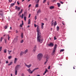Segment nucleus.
Returning a JSON list of instances; mask_svg holds the SVG:
<instances>
[{
	"mask_svg": "<svg viewBox=\"0 0 76 76\" xmlns=\"http://www.w3.org/2000/svg\"><path fill=\"white\" fill-rule=\"evenodd\" d=\"M37 39L38 42L42 43L43 42V39L42 38V36H41V33L39 28V26H37Z\"/></svg>",
	"mask_w": 76,
	"mask_h": 76,
	"instance_id": "obj_1",
	"label": "nucleus"
},
{
	"mask_svg": "<svg viewBox=\"0 0 76 76\" xmlns=\"http://www.w3.org/2000/svg\"><path fill=\"white\" fill-rule=\"evenodd\" d=\"M42 57V53H39L37 56V58L39 60H40Z\"/></svg>",
	"mask_w": 76,
	"mask_h": 76,
	"instance_id": "obj_2",
	"label": "nucleus"
},
{
	"mask_svg": "<svg viewBox=\"0 0 76 76\" xmlns=\"http://www.w3.org/2000/svg\"><path fill=\"white\" fill-rule=\"evenodd\" d=\"M20 66V65H18L16 66L15 68V75H17V74L18 73V71H17V68H18V67Z\"/></svg>",
	"mask_w": 76,
	"mask_h": 76,
	"instance_id": "obj_3",
	"label": "nucleus"
},
{
	"mask_svg": "<svg viewBox=\"0 0 76 76\" xmlns=\"http://www.w3.org/2000/svg\"><path fill=\"white\" fill-rule=\"evenodd\" d=\"M38 69H39V68H37L34 69L31 72H30V74H32V73L34 72L35 70H37Z\"/></svg>",
	"mask_w": 76,
	"mask_h": 76,
	"instance_id": "obj_4",
	"label": "nucleus"
},
{
	"mask_svg": "<svg viewBox=\"0 0 76 76\" xmlns=\"http://www.w3.org/2000/svg\"><path fill=\"white\" fill-rule=\"evenodd\" d=\"M0 15L2 16H3V12L1 10H0Z\"/></svg>",
	"mask_w": 76,
	"mask_h": 76,
	"instance_id": "obj_5",
	"label": "nucleus"
},
{
	"mask_svg": "<svg viewBox=\"0 0 76 76\" xmlns=\"http://www.w3.org/2000/svg\"><path fill=\"white\" fill-rule=\"evenodd\" d=\"M48 46H49V47H53L54 46V44L53 43H50L48 45Z\"/></svg>",
	"mask_w": 76,
	"mask_h": 76,
	"instance_id": "obj_6",
	"label": "nucleus"
},
{
	"mask_svg": "<svg viewBox=\"0 0 76 76\" xmlns=\"http://www.w3.org/2000/svg\"><path fill=\"white\" fill-rule=\"evenodd\" d=\"M15 9L16 10H17V9L18 10V11H19V10L20 9V7H18V6H15Z\"/></svg>",
	"mask_w": 76,
	"mask_h": 76,
	"instance_id": "obj_7",
	"label": "nucleus"
},
{
	"mask_svg": "<svg viewBox=\"0 0 76 76\" xmlns=\"http://www.w3.org/2000/svg\"><path fill=\"white\" fill-rule=\"evenodd\" d=\"M26 67H27L28 68H30V67L32 66V64H30L29 65H27L26 64Z\"/></svg>",
	"mask_w": 76,
	"mask_h": 76,
	"instance_id": "obj_8",
	"label": "nucleus"
},
{
	"mask_svg": "<svg viewBox=\"0 0 76 76\" xmlns=\"http://www.w3.org/2000/svg\"><path fill=\"white\" fill-rule=\"evenodd\" d=\"M14 42H16L18 41V38H15L14 39Z\"/></svg>",
	"mask_w": 76,
	"mask_h": 76,
	"instance_id": "obj_9",
	"label": "nucleus"
},
{
	"mask_svg": "<svg viewBox=\"0 0 76 76\" xmlns=\"http://www.w3.org/2000/svg\"><path fill=\"white\" fill-rule=\"evenodd\" d=\"M36 49H37V45H35V46L34 47L33 50V51H36Z\"/></svg>",
	"mask_w": 76,
	"mask_h": 76,
	"instance_id": "obj_10",
	"label": "nucleus"
},
{
	"mask_svg": "<svg viewBox=\"0 0 76 76\" xmlns=\"http://www.w3.org/2000/svg\"><path fill=\"white\" fill-rule=\"evenodd\" d=\"M22 12H23V10L21 9L20 11L19 12L18 15H21V13H22Z\"/></svg>",
	"mask_w": 76,
	"mask_h": 76,
	"instance_id": "obj_11",
	"label": "nucleus"
},
{
	"mask_svg": "<svg viewBox=\"0 0 76 76\" xmlns=\"http://www.w3.org/2000/svg\"><path fill=\"white\" fill-rule=\"evenodd\" d=\"M56 50H55L54 49L53 50L52 53V55H54V54H55V52H56Z\"/></svg>",
	"mask_w": 76,
	"mask_h": 76,
	"instance_id": "obj_12",
	"label": "nucleus"
},
{
	"mask_svg": "<svg viewBox=\"0 0 76 76\" xmlns=\"http://www.w3.org/2000/svg\"><path fill=\"white\" fill-rule=\"evenodd\" d=\"M17 60H18V59H17V58H15L14 61V63H16L17 61Z\"/></svg>",
	"mask_w": 76,
	"mask_h": 76,
	"instance_id": "obj_13",
	"label": "nucleus"
},
{
	"mask_svg": "<svg viewBox=\"0 0 76 76\" xmlns=\"http://www.w3.org/2000/svg\"><path fill=\"white\" fill-rule=\"evenodd\" d=\"M22 24H20V27H22V26H23V20L22 21Z\"/></svg>",
	"mask_w": 76,
	"mask_h": 76,
	"instance_id": "obj_14",
	"label": "nucleus"
},
{
	"mask_svg": "<svg viewBox=\"0 0 76 76\" xmlns=\"http://www.w3.org/2000/svg\"><path fill=\"white\" fill-rule=\"evenodd\" d=\"M25 53L23 52H21L20 53V56H22L23 55V54H24Z\"/></svg>",
	"mask_w": 76,
	"mask_h": 76,
	"instance_id": "obj_15",
	"label": "nucleus"
},
{
	"mask_svg": "<svg viewBox=\"0 0 76 76\" xmlns=\"http://www.w3.org/2000/svg\"><path fill=\"white\" fill-rule=\"evenodd\" d=\"M41 12V9H39L38 11L37 12V13H39Z\"/></svg>",
	"mask_w": 76,
	"mask_h": 76,
	"instance_id": "obj_16",
	"label": "nucleus"
},
{
	"mask_svg": "<svg viewBox=\"0 0 76 76\" xmlns=\"http://www.w3.org/2000/svg\"><path fill=\"white\" fill-rule=\"evenodd\" d=\"M27 71L29 73H31V72H32L31 70V69H28L27 70Z\"/></svg>",
	"mask_w": 76,
	"mask_h": 76,
	"instance_id": "obj_17",
	"label": "nucleus"
},
{
	"mask_svg": "<svg viewBox=\"0 0 76 76\" xmlns=\"http://www.w3.org/2000/svg\"><path fill=\"white\" fill-rule=\"evenodd\" d=\"M50 9H53L54 8V6H51L50 7Z\"/></svg>",
	"mask_w": 76,
	"mask_h": 76,
	"instance_id": "obj_18",
	"label": "nucleus"
},
{
	"mask_svg": "<svg viewBox=\"0 0 76 76\" xmlns=\"http://www.w3.org/2000/svg\"><path fill=\"white\" fill-rule=\"evenodd\" d=\"M45 57L46 58H48L49 56H48V54H46L45 55Z\"/></svg>",
	"mask_w": 76,
	"mask_h": 76,
	"instance_id": "obj_19",
	"label": "nucleus"
},
{
	"mask_svg": "<svg viewBox=\"0 0 76 76\" xmlns=\"http://www.w3.org/2000/svg\"><path fill=\"white\" fill-rule=\"evenodd\" d=\"M23 16H24V15L22 14L21 15H20V17H21L22 19H23Z\"/></svg>",
	"mask_w": 76,
	"mask_h": 76,
	"instance_id": "obj_20",
	"label": "nucleus"
},
{
	"mask_svg": "<svg viewBox=\"0 0 76 76\" xmlns=\"http://www.w3.org/2000/svg\"><path fill=\"white\" fill-rule=\"evenodd\" d=\"M57 48V44H55V46H54V50H56V48Z\"/></svg>",
	"mask_w": 76,
	"mask_h": 76,
	"instance_id": "obj_21",
	"label": "nucleus"
},
{
	"mask_svg": "<svg viewBox=\"0 0 76 76\" xmlns=\"http://www.w3.org/2000/svg\"><path fill=\"white\" fill-rule=\"evenodd\" d=\"M27 52H28V49L26 50H25V52H24V54H26Z\"/></svg>",
	"mask_w": 76,
	"mask_h": 76,
	"instance_id": "obj_22",
	"label": "nucleus"
},
{
	"mask_svg": "<svg viewBox=\"0 0 76 76\" xmlns=\"http://www.w3.org/2000/svg\"><path fill=\"white\" fill-rule=\"evenodd\" d=\"M57 22H56V21H55V22L54 23V26H56L57 25Z\"/></svg>",
	"mask_w": 76,
	"mask_h": 76,
	"instance_id": "obj_23",
	"label": "nucleus"
},
{
	"mask_svg": "<svg viewBox=\"0 0 76 76\" xmlns=\"http://www.w3.org/2000/svg\"><path fill=\"white\" fill-rule=\"evenodd\" d=\"M59 27L58 26L57 27L56 29H57V31H59Z\"/></svg>",
	"mask_w": 76,
	"mask_h": 76,
	"instance_id": "obj_24",
	"label": "nucleus"
},
{
	"mask_svg": "<svg viewBox=\"0 0 76 76\" xmlns=\"http://www.w3.org/2000/svg\"><path fill=\"white\" fill-rule=\"evenodd\" d=\"M12 62H10V63L8 64V66H10V65H12Z\"/></svg>",
	"mask_w": 76,
	"mask_h": 76,
	"instance_id": "obj_25",
	"label": "nucleus"
},
{
	"mask_svg": "<svg viewBox=\"0 0 76 76\" xmlns=\"http://www.w3.org/2000/svg\"><path fill=\"white\" fill-rule=\"evenodd\" d=\"M57 5L58 6V7H60V6L61 4H60V3H57Z\"/></svg>",
	"mask_w": 76,
	"mask_h": 76,
	"instance_id": "obj_26",
	"label": "nucleus"
},
{
	"mask_svg": "<svg viewBox=\"0 0 76 76\" xmlns=\"http://www.w3.org/2000/svg\"><path fill=\"white\" fill-rule=\"evenodd\" d=\"M15 3H12V4H11L10 5V6H11V7H12V6H14L15 5Z\"/></svg>",
	"mask_w": 76,
	"mask_h": 76,
	"instance_id": "obj_27",
	"label": "nucleus"
},
{
	"mask_svg": "<svg viewBox=\"0 0 76 76\" xmlns=\"http://www.w3.org/2000/svg\"><path fill=\"white\" fill-rule=\"evenodd\" d=\"M24 19L25 21H26V17H24Z\"/></svg>",
	"mask_w": 76,
	"mask_h": 76,
	"instance_id": "obj_28",
	"label": "nucleus"
},
{
	"mask_svg": "<svg viewBox=\"0 0 76 76\" xmlns=\"http://www.w3.org/2000/svg\"><path fill=\"white\" fill-rule=\"evenodd\" d=\"M30 23H31V21H30V19H29V20H28V25H29V24H30Z\"/></svg>",
	"mask_w": 76,
	"mask_h": 76,
	"instance_id": "obj_29",
	"label": "nucleus"
},
{
	"mask_svg": "<svg viewBox=\"0 0 76 76\" xmlns=\"http://www.w3.org/2000/svg\"><path fill=\"white\" fill-rule=\"evenodd\" d=\"M48 72V71L47 70V69L45 70V73H47V72Z\"/></svg>",
	"mask_w": 76,
	"mask_h": 76,
	"instance_id": "obj_30",
	"label": "nucleus"
},
{
	"mask_svg": "<svg viewBox=\"0 0 76 76\" xmlns=\"http://www.w3.org/2000/svg\"><path fill=\"white\" fill-rule=\"evenodd\" d=\"M64 51V49H61L60 50V52H63V51Z\"/></svg>",
	"mask_w": 76,
	"mask_h": 76,
	"instance_id": "obj_31",
	"label": "nucleus"
},
{
	"mask_svg": "<svg viewBox=\"0 0 76 76\" xmlns=\"http://www.w3.org/2000/svg\"><path fill=\"white\" fill-rule=\"evenodd\" d=\"M7 50V49H5L4 50V53H7V52H6Z\"/></svg>",
	"mask_w": 76,
	"mask_h": 76,
	"instance_id": "obj_32",
	"label": "nucleus"
},
{
	"mask_svg": "<svg viewBox=\"0 0 76 76\" xmlns=\"http://www.w3.org/2000/svg\"><path fill=\"white\" fill-rule=\"evenodd\" d=\"M53 20L51 22V26H53V24H54V23H53Z\"/></svg>",
	"mask_w": 76,
	"mask_h": 76,
	"instance_id": "obj_33",
	"label": "nucleus"
},
{
	"mask_svg": "<svg viewBox=\"0 0 76 76\" xmlns=\"http://www.w3.org/2000/svg\"><path fill=\"white\" fill-rule=\"evenodd\" d=\"M11 58H12V56H10L8 57L9 59H11Z\"/></svg>",
	"mask_w": 76,
	"mask_h": 76,
	"instance_id": "obj_34",
	"label": "nucleus"
},
{
	"mask_svg": "<svg viewBox=\"0 0 76 76\" xmlns=\"http://www.w3.org/2000/svg\"><path fill=\"white\" fill-rule=\"evenodd\" d=\"M21 37L22 38H23V33H22Z\"/></svg>",
	"mask_w": 76,
	"mask_h": 76,
	"instance_id": "obj_35",
	"label": "nucleus"
},
{
	"mask_svg": "<svg viewBox=\"0 0 76 76\" xmlns=\"http://www.w3.org/2000/svg\"><path fill=\"white\" fill-rule=\"evenodd\" d=\"M26 13H27V12L26 11L25 12H24V15H26Z\"/></svg>",
	"mask_w": 76,
	"mask_h": 76,
	"instance_id": "obj_36",
	"label": "nucleus"
},
{
	"mask_svg": "<svg viewBox=\"0 0 76 76\" xmlns=\"http://www.w3.org/2000/svg\"><path fill=\"white\" fill-rule=\"evenodd\" d=\"M3 41V37H1V40H0L1 42V41Z\"/></svg>",
	"mask_w": 76,
	"mask_h": 76,
	"instance_id": "obj_37",
	"label": "nucleus"
},
{
	"mask_svg": "<svg viewBox=\"0 0 76 76\" xmlns=\"http://www.w3.org/2000/svg\"><path fill=\"white\" fill-rule=\"evenodd\" d=\"M38 7V4H37L36 5V7Z\"/></svg>",
	"mask_w": 76,
	"mask_h": 76,
	"instance_id": "obj_38",
	"label": "nucleus"
},
{
	"mask_svg": "<svg viewBox=\"0 0 76 76\" xmlns=\"http://www.w3.org/2000/svg\"><path fill=\"white\" fill-rule=\"evenodd\" d=\"M44 1L43 2V3H45V2H46V1H47V0H43Z\"/></svg>",
	"mask_w": 76,
	"mask_h": 76,
	"instance_id": "obj_39",
	"label": "nucleus"
},
{
	"mask_svg": "<svg viewBox=\"0 0 76 76\" xmlns=\"http://www.w3.org/2000/svg\"><path fill=\"white\" fill-rule=\"evenodd\" d=\"M2 48V47H0V51H1Z\"/></svg>",
	"mask_w": 76,
	"mask_h": 76,
	"instance_id": "obj_40",
	"label": "nucleus"
},
{
	"mask_svg": "<svg viewBox=\"0 0 76 76\" xmlns=\"http://www.w3.org/2000/svg\"><path fill=\"white\" fill-rule=\"evenodd\" d=\"M22 76H25V75H24V73H23L21 74Z\"/></svg>",
	"mask_w": 76,
	"mask_h": 76,
	"instance_id": "obj_41",
	"label": "nucleus"
},
{
	"mask_svg": "<svg viewBox=\"0 0 76 76\" xmlns=\"http://www.w3.org/2000/svg\"><path fill=\"white\" fill-rule=\"evenodd\" d=\"M39 1V0H37V3H38Z\"/></svg>",
	"mask_w": 76,
	"mask_h": 76,
	"instance_id": "obj_42",
	"label": "nucleus"
},
{
	"mask_svg": "<svg viewBox=\"0 0 76 76\" xmlns=\"http://www.w3.org/2000/svg\"><path fill=\"white\" fill-rule=\"evenodd\" d=\"M23 40H22L20 41V42L21 43H23Z\"/></svg>",
	"mask_w": 76,
	"mask_h": 76,
	"instance_id": "obj_43",
	"label": "nucleus"
},
{
	"mask_svg": "<svg viewBox=\"0 0 76 76\" xmlns=\"http://www.w3.org/2000/svg\"><path fill=\"white\" fill-rule=\"evenodd\" d=\"M54 40H56V39H57V38H56V36H55L54 37Z\"/></svg>",
	"mask_w": 76,
	"mask_h": 76,
	"instance_id": "obj_44",
	"label": "nucleus"
},
{
	"mask_svg": "<svg viewBox=\"0 0 76 76\" xmlns=\"http://www.w3.org/2000/svg\"><path fill=\"white\" fill-rule=\"evenodd\" d=\"M7 28V26H6L5 27H4V29H6Z\"/></svg>",
	"mask_w": 76,
	"mask_h": 76,
	"instance_id": "obj_45",
	"label": "nucleus"
},
{
	"mask_svg": "<svg viewBox=\"0 0 76 76\" xmlns=\"http://www.w3.org/2000/svg\"><path fill=\"white\" fill-rule=\"evenodd\" d=\"M37 19V16H36L35 17L34 19H35V20H36V19Z\"/></svg>",
	"mask_w": 76,
	"mask_h": 76,
	"instance_id": "obj_46",
	"label": "nucleus"
},
{
	"mask_svg": "<svg viewBox=\"0 0 76 76\" xmlns=\"http://www.w3.org/2000/svg\"><path fill=\"white\" fill-rule=\"evenodd\" d=\"M17 4H19L20 3L19 2V1H18L17 2Z\"/></svg>",
	"mask_w": 76,
	"mask_h": 76,
	"instance_id": "obj_47",
	"label": "nucleus"
},
{
	"mask_svg": "<svg viewBox=\"0 0 76 76\" xmlns=\"http://www.w3.org/2000/svg\"><path fill=\"white\" fill-rule=\"evenodd\" d=\"M30 17H31V14H29V16H28V18H30Z\"/></svg>",
	"mask_w": 76,
	"mask_h": 76,
	"instance_id": "obj_48",
	"label": "nucleus"
},
{
	"mask_svg": "<svg viewBox=\"0 0 76 76\" xmlns=\"http://www.w3.org/2000/svg\"><path fill=\"white\" fill-rule=\"evenodd\" d=\"M9 1L10 3H11V1H12V0H9Z\"/></svg>",
	"mask_w": 76,
	"mask_h": 76,
	"instance_id": "obj_49",
	"label": "nucleus"
},
{
	"mask_svg": "<svg viewBox=\"0 0 76 76\" xmlns=\"http://www.w3.org/2000/svg\"><path fill=\"white\" fill-rule=\"evenodd\" d=\"M47 63V61H45L44 63V64L45 65L46 64V63Z\"/></svg>",
	"mask_w": 76,
	"mask_h": 76,
	"instance_id": "obj_50",
	"label": "nucleus"
},
{
	"mask_svg": "<svg viewBox=\"0 0 76 76\" xmlns=\"http://www.w3.org/2000/svg\"><path fill=\"white\" fill-rule=\"evenodd\" d=\"M34 27H35V28H36L37 26V25H36V24H34Z\"/></svg>",
	"mask_w": 76,
	"mask_h": 76,
	"instance_id": "obj_51",
	"label": "nucleus"
},
{
	"mask_svg": "<svg viewBox=\"0 0 76 76\" xmlns=\"http://www.w3.org/2000/svg\"><path fill=\"white\" fill-rule=\"evenodd\" d=\"M51 67V66H49L48 67V69H49V70H50V67Z\"/></svg>",
	"mask_w": 76,
	"mask_h": 76,
	"instance_id": "obj_52",
	"label": "nucleus"
},
{
	"mask_svg": "<svg viewBox=\"0 0 76 76\" xmlns=\"http://www.w3.org/2000/svg\"><path fill=\"white\" fill-rule=\"evenodd\" d=\"M62 24L63 25H65V23H63V22H62Z\"/></svg>",
	"mask_w": 76,
	"mask_h": 76,
	"instance_id": "obj_53",
	"label": "nucleus"
},
{
	"mask_svg": "<svg viewBox=\"0 0 76 76\" xmlns=\"http://www.w3.org/2000/svg\"><path fill=\"white\" fill-rule=\"evenodd\" d=\"M47 3H48V5H50V2H47Z\"/></svg>",
	"mask_w": 76,
	"mask_h": 76,
	"instance_id": "obj_54",
	"label": "nucleus"
},
{
	"mask_svg": "<svg viewBox=\"0 0 76 76\" xmlns=\"http://www.w3.org/2000/svg\"><path fill=\"white\" fill-rule=\"evenodd\" d=\"M8 51L9 53H11L12 52V50L9 51L8 50Z\"/></svg>",
	"mask_w": 76,
	"mask_h": 76,
	"instance_id": "obj_55",
	"label": "nucleus"
},
{
	"mask_svg": "<svg viewBox=\"0 0 76 76\" xmlns=\"http://www.w3.org/2000/svg\"><path fill=\"white\" fill-rule=\"evenodd\" d=\"M10 30H12V27H10Z\"/></svg>",
	"mask_w": 76,
	"mask_h": 76,
	"instance_id": "obj_56",
	"label": "nucleus"
},
{
	"mask_svg": "<svg viewBox=\"0 0 76 76\" xmlns=\"http://www.w3.org/2000/svg\"><path fill=\"white\" fill-rule=\"evenodd\" d=\"M60 3H61V4H63V2L62 1H60Z\"/></svg>",
	"mask_w": 76,
	"mask_h": 76,
	"instance_id": "obj_57",
	"label": "nucleus"
},
{
	"mask_svg": "<svg viewBox=\"0 0 76 76\" xmlns=\"http://www.w3.org/2000/svg\"><path fill=\"white\" fill-rule=\"evenodd\" d=\"M6 63L7 64V63H9V62H8L7 61H6Z\"/></svg>",
	"mask_w": 76,
	"mask_h": 76,
	"instance_id": "obj_58",
	"label": "nucleus"
},
{
	"mask_svg": "<svg viewBox=\"0 0 76 76\" xmlns=\"http://www.w3.org/2000/svg\"><path fill=\"white\" fill-rule=\"evenodd\" d=\"M44 25V23H42V26H43Z\"/></svg>",
	"mask_w": 76,
	"mask_h": 76,
	"instance_id": "obj_59",
	"label": "nucleus"
},
{
	"mask_svg": "<svg viewBox=\"0 0 76 76\" xmlns=\"http://www.w3.org/2000/svg\"><path fill=\"white\" fill-rule=\"evenodd\" d=\"M16 33H18V30H16Z\"/></svg>",
	"mask_w": 76,
	"mask_h": 76,
	"instance_id": "obj_60",
	"label": "nucleus"
},
{
	"mask_svg": "<svg viewBox=\"0 0 76 76\" xmlns=\"http://www.w3.org/2000/svg\"><path fill=\"white\" fill-rule=\"evenodd\" d=\"M42 29H43L44 28V27H43V26H42V27H41Z\"/></svg>",
	"mask_w": 76,
	"mask_h": 76,
	"instance_id": "obj_61",
	"label": "nucleus"
},
{
	"mask_svg": "<svg viewBox=\"0 0 76 76\" xmlns=\"http://www.w3.org/2000/svg\"><path fill=\"white\" fill-rule=\"evenodd\" d=\"M8 40H9V39H10V37H9V36H8Z\"/></svg>",
	"mask_w": 76,
	"mask_h": 76,
	"instance_id": "obj_62",
	"label": "nucleus"
},
{
	"mask_svg": "<svg viewBox=\"0 0 76 76\" xmlns=\"http://www.w3.org/2000/svg\"><path fill=\"white\" fill-rule=\"evenodd\" d=\"M31 4H30L28 6L29 7H31Z\"/></svg>",
	"mask_w": 76,
	"mask_h": 76,
	"instance_id": "obj_63",
	"label": "nucleus"
},
{
	"mask_svg": "<svg viewBox=\"0 0 76 76\" xmlns=\"http://www.w3.org/2000/svg\"><path fill=\"white\" fill-rule=\"evenodd\" d=\"M5 44H6V42H6V39H5Z\"/></svg>",
	"mask_w": 76,
	"mask_h": 76,
	"instance_id": "obj_64",
	"label": "nucleus"
}]
</instances>
